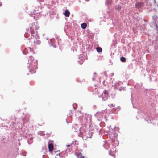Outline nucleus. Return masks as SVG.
Listing matches in <instances>:
<instances>
[{
  "instance_id": "1",
  "label": "nucleus",
  "mask_w": 158,
  "mask_h": 158,
  "mask_svg": "<svg viewBox=\"0 0 158 158\" xmlns=\"http://www.w3.org/2000/svg\"><path fill=\"white\" fill-rule=\"evenodd\" d=\"M28 63L31 64V66H30L31 73H35L36 71V69L37 68V60H35L32 56H31L30 57V59L28 60Z\"/></svg>"
},
{
  "instance_id": "2",
  "label": "nucleus",
  "mask_w": 158,
  "mask_h": 158,
  "mask_svg": "<svg viewBox=\"0 0 158 158\" xmlns=\"http://www.w3.org/2000/svg\"><path fill=\"white\" fill-rule=\"evenodd\" d=\"M111 147L109 151V154L112 156L114 157L116 153V148L113 145H111Z\"/></svg>"
},
{
  "instance_id": "3",
  "label": "nucleus",
  "mask_w": 158,
  "mask_h": 158,
  "mask_svg": "<svg viewBox=\"0 0 158 158\" xmlns=\"http://www.w3.org/2000/svg\"><path fill=\"white\" fill-rule=\"evenodd\" d=\"M33 42L35 45H39L40 44V41L39 40V35L36 34L35 38L34 39Z\"/></svg>"
},
{
  "instance_id": "4",
  "label": "nucleus",
  "mask_w": 158,
  "mask_h": 158,
  "mask_svg": "<svg viewBox=\"0 0 158 158\" xmlns=\"http://www.w3.org/2000/svg\"><path fill=\"white\" fill-rule=\"evenodd\" d=\"M143 4L141 2L137 3L135 5V6L138 8H140L143 7Z\"/></svg>"
},
{
  "instance_id": "5",
  "label": "nucleus",
  "mask_w": 158,
  "mask_h": 158,
  "mask_svg": "<svg viewBox=\"0 0 158 158\" xmlns=\"http://www.w3.org/2000/svg\"><path fill=\"white\" fill-rule=\"evenodd\" d=\"M48 148L49 149V150L50 151H52L54 148V147L52 143H50V142H48Z\"/></svg>"
},
{
  "instance_id": "6",
  "label": "nucleus",
  "mask_w": 158,
  "mask_h": 158,
  "mask_svg": "<svg viewBox=\"0 0 158 158\" xmlns=\"http://www.w3.org/2000/svg\"><path fill=\"white\" fill-rule=\"evenodd\" d=\"M156 24V26L157 28L158 27L157 24L158 23V18L156 16H155L154 18Z\"/></svg>"
},
{
  "instance_id": "7",
  "label": "nucleus",
  "mask_w": 158,
  "mask_h": 158,
  "mask_svg": "<svg viewBox=\"0 0 158 158\" xmlns=\"http://www.w3.org/2000/svg\"><path fill=\"white\" fill-rule=\"evenodd\" d=\"M70 12L67 10L65 11V12L64 13V15L67 17H69L70 15Z\"/></svg>"
},
{
  "instance_id": "8",
  "label": "nucleus",
  "mask_w": 158,
  "mask_h": 158,
  "mask_svg": "<svg viewBox=\"0 0 158 158\" xmlns=\"http://www.w3.org/2000/svg\"><path fill=\"white\" fill-rule=\"evenodd\" d=\"M85 118H86L87 120H88V118L90 120V118H91V117L90 115H89L88 114H85Z\"/></svg>"
},
{
  "instance_id": "9",
  "label": "nucleus",
  "mask_w": 158,
  "mask_h": 158,
  "mask_svg": "<svg viewBox=\"0 0 158 158\" xmlns=\"http://www.w3.org/2000/svg\"><path fill=\"white\" fill-rule=\"evenodd\" d=\"M96 50H97V51L98 52H101L102 51V48H101L100 47H97L96 48Z\"/></svg>"
},
{
  "instance_id": "10",
  "label": "nucleus",
  "mask_w": 158,
  "mask_h": 158,
  "mask_svg": "<svg viewBox=\"0 0 158 158\" xmlns=\"http://www.w3.org/2000/svg\"><path fill=\"white\" fill-rule=\"evenodd\" d=\"M86 26L87 24L85 23H83L81 24V27L83 29H85L86 28Z\"/></svg>"
},
{
  "instance_id": "11",
  "label": "nucleus",
  "mask_w": 158,
  "mask_h": 158,
  "mask_svg": "<svg viewBox=\"0 0 158 158\" xmlns=\"http://www.w3.org/2000/svg\"><path fill=\"white\" fill-rule=\"evenodd\" d=\"M77 157L78 158H84V157L83 156H82V154L80 153L79 154H77Z\"/></svg>"
},
{
  "instance_id": "12",
  "label": "nucleus",
  "mask_w": 158,
  "mask_h": 158,
  "mask_svg": "<svg viewBox=\"0 0 158 158\" xmlns=\"http://www.w3.org/2000/svg\"><path fill=\"white\" fill-rule=\"evenodd\" d=\"M120 60L122 62H125L126 61V59L124 57H122L120 58Z\"/></svg>"
},
{
  "instance_id": "13",
  "label": "nucleus",
  "mask_w": 158,
  "mask_h": 158,
  "mask_svg": "<svg viewBox=\"0 0 158 158\" xmlns=\"http://www.w3.org/2000/svg\"><path fill=\"white\" fill-rule=\"evenodd\" d=\"M103 93L105 96L107 97L108 95V92L106 90H105L103 92Z\"/></svg>"
},
{
  "instance_id": "14",
  "label": "nucleus",
  "mask_w": 158,
  "mask_h": 158,
  "mask_svg": "<svg viewBox=\"0 0 158 158\" xmlns=\"http://www.w3.org/2000/svg\"><path fill=\"white\" fill-rule=\"evenodd\" d=\"M117 9L119 11L121 9V7L119 5H117L116 6Z\"/></svg>"
},
{
  "instance_id": "15",
  "label": "nucleus",
  "mask_w": 158,
  "mask_h": 158,
  "mask_svg": "<svg viewBox=\"0 0 158 158\" xmlns=\"http://www.w3.org/2000/svg\"><path fill=\"white\" fill-rule=\"evenodd\" d=\"M109 106L111 108H112L114 107V105H113V104H111L109 105Z\"/></svg>"
},
{
  "instance_id": "16",
  "label": "nucleus",
  "mask_w": 158,
  "mask_h": 158,
  "mask_svg": "<svg viewBox=\"0 0 158 158\" xmlns=\"http://www.w3.org/2000/svg\"><path fill=\"white\" fill-rule=\"evenodd\" d=\"M108 2L107 1V3L108 4H110L111 3V0H108Z\"/></svg>"
},
{
  "instance_id": "17",
  "label": "nucleus",
  "mask_w": 158,
  "mask_h": 158,
  "mask_svg": "<svg viewBox=\"0 0 158 158\" xmlns=\"http://www.w3.org/2000/svg\"><path fill=\"white\" fill-rule=\"evenodd\" d=\"M31 36H34V33L32 32V31H31Z\"/></svg>"
},
{
  "instance_id": "18",
  "label": "nucleus",
  "mask_w": 158,
  "mask_h": 158,
  "mask_svg": "<svg viewBox=\"0 0 158 158\" xmlns=\"http://www.w3.org/2000/svg\"><path fill=\"white\" fill-rule=\"evenodd\" d=\"M2 3L1 2H0V6H2Z\"/></svg>"
},
{
  "instance_id": "19",
  "label": "nucleus",
  "mask_w": 158,
  "mask_h": 158,
  "mask_svg": "<svg viewBox=\"0 0 158 158\" xmlns=\"http://www.w3.org/2000/svg\"><path fill=\"white\" fill-rule=\"evenodd\" d=\"M67 147H69L70 146V145H67Z\"/></svg>"
},
{
  "instance_id": "20",
  "label": "nucleus",
  "mask_w": 158,
  "mask_h": 158,
  "mask_svg": "<svg viewBox=\"0 0 158 158\" xmlns=\"http://www.w3.org/2000/svg\"><path fill=\"white\" fill-rule=\"evenodd\" d=\"M30 48V49H31V48L30 47V48Z\"/></svg>"
},
{
  "instance_id": "21",
  "label": "nucleus",
  "mask_w": 158,
  "mask_h": 158,
  "mask_svg": "<svg viewBox=\"0 0 158 158\" xmlns=\"http://www.w3.org/2000/svg\"><path fill=\"white\" fill-rule=\"evenodd\" d=\"M43 124H44V123L43 122Z\"/></svg>"
},
{
  "instance_id": "22",
  "label": "nucleus",
  "mask_w": 158,
  "mask_h": 158,
  "mask_svg": "<svg viewBox=\"0 0 158 158\" xmlns=\"http://www.w3.org/2000/svg\"><path fill=\"white\" fill-rule=\"evenodd\" d=\"M58 155L60 156V153H59V154H58Z\"/></svg>"
}]
</instances>
